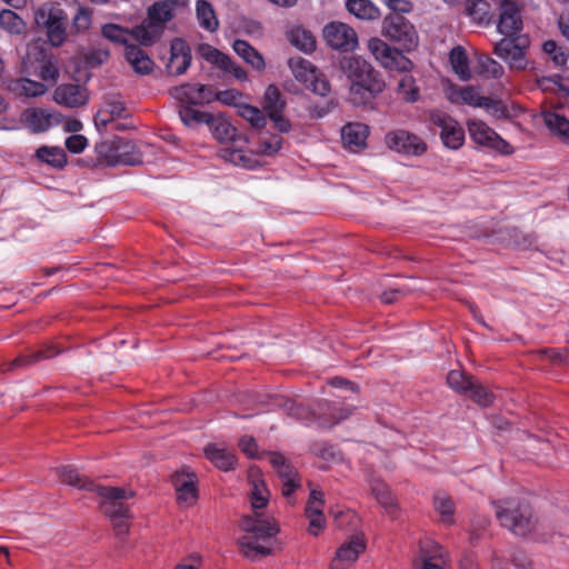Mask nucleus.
<instances>
[{
	"label": "nucleus",
	"instance_id": "30",
	"mask_svg": "<svg viewBox=\"0 0 569 569\" xmlns=\"http://www.w3.org/2000/svg\"><path fill=\"white\" fill-rule=\"evenodd\" d=\"M203 452L209 461L223 471H229L236 466L234 453L223 446L210 443L204 447Z\"/></svg>",
	"mask_w": 569,
	"mask_h": 569
},
{
	"label": "nucleus",
	"instance_id": "57",
	"mask_svg": "<svg viewBox=\"0 0 569 569\" xmlns=\"http://www.w3.org/2000/svg\"><path fill=\"white\" fill-rule=\"evenodd\" d=\"M543 51L551 58L556 66H563L567 61V56L557 43L548 40L542 44Z\"/></svg>",
	"mask_w": 569,
	"mask_h": 569
},
{
	"label": "nucleus",
	"instance_id": "59",
	"mask_svg": "<svg viewBox=\"0 0 569 569\" xmlns=\"http://www.w3.org/2000/svg\"><path fill=\"white\" fill-rule=\"evenodd\" d=\"M379 92H372L367 88H360L359 90H355L353 83L350 84V100L355 104H365L367 103L375 94Z\"/></svg>",
	"mask_w": 569,
	"mask_h": 569
},
{
	"label": "nucleus",
	"instance_id": "29",
	"mask_svg": "<svg viewBox=\"0 0 569 569\" xmlns=\"http://www.w3.org/2000/svg\"><path fill=\"white\" fill-rule=\"evenodd\" d=\"M7 89L17 97L36 98L47 92V87L28 78L10 79L6 83Z\"/></svg>",
	"mask_w": 569,
	"mask_h": 569
},
{
	"label": "nucleus",
	"instance_id": "48",
	"mask_svg": "<svg viewBox=\"0 0 569 569\" xmlns=\"http://www.w3.org/2000/svg\"><path fill=\"white\" fill-rule=\"evenodd\" d=\"M190 106L183 104L179 110V117L186 126L191 127L194 123H207L211 120V113L196 110Z\"/></svg>",
	"mask_w": 569,
	"mask_h": 569
},
{
	"label": "nucleus",
	"instance_id": "60",
	"mask_svg": "<svg viewBox=\"0 0 569 569\" xmlns=\"http://www.w3.org/2000/svg\"><path fill=\"white\" fill-rule=\"evenodd\" d=\"M214 100L220 101L227 106H240L239 100L241 94L237 90H223L217 93L213 92Z\"/></svg>",
	"mask_w": 569,
	"mask_h": 569
},
{
	"label": "nucleus",
	"instance_id": "61",
	"mask_svg": "<svg viewBox=\"0 0 569 569\" xmlns=\"http://www.w3.org/2000/svg\"><path fill=\"white\" fill-rule=\"evenodd\" d=\"M88 140L84 136L73 134L66 140V148L72 153H80L87 147Z\"/></svg>",
	"mask_w": 569,
	"mask_h": 569
},
{
	"label": "nucleus",
	"instance_id": "52",
	"mask_svg": "<svg viewBox=\"0 0 569 569\" xmlns=\"http://www.w3.org/2000/svg\"><path fill=\"white\" fill-rule=\"evenodd\" d=\"M471 377L466 376L459 370H451L447 376L448 386L459 393H467L472 387Z\"/></svg>",
	"mask_w": 569,
	"mask_h": 569
},
{
	"label": "nucleus",
	"instance_id": "53",
	"mask_svg": "<svg viewBox=\"0 0 569 569\" xmlns=\"http://www.w3.org/2000/svg\"><path fill=\"white\" fill-rule=\"evenodd\" d=\"M435 508L441 516V520L446 523L452 522L453 517V502L452 500L443 495L439 493L435 497Z\"/></svg>",
	"mask_w": 569,
	"mask_h": 569
},
{
	"label": "nucleus",
	"instance_id": "44",
	"mask_svg": "<svg viewBox=\"0 0 569 569\" xmlns=\"http://www.w3.org/2000/svg\"><path fill=\"white\" fill-rule=\"evenodd\" d=\"M284 107L286 101L278 87L274 84L268 86L263 94V109L267 111L268 116L282 112Z\"/></svg>",
	"mask_w": 569,
	"mask_h": 569
},
{
	"label": "nucleus",
	"instance_id": "14",
	"mask_svg": "<svg viewBox=\"0 0 569 569\" xmlns=\"http://www.w3.org/2000/svg\"><path fill=\"white\" fill-rule=\"evenodd\" d=\"M326 43L339 51H352L358 46L357 32L343 22H330L323 28Z\"/></svg>",
	"mask_w": 569,
	"mask_h": 569
},
{
	"label": "nucleus",
	"instance_id": "18",
	"mask_svg": "<svg viewBox=\"0 0 569 569\" xmlns=\"http://www.w3.org/2000/svg\"><path fill=\"white\" fill-rule=\"evenodd\" d=\"M385 142L390 150L405 154L419 156L426 150V143L419 137L405 130L387 133Z\"/></svg>",
	"mask_w": 569,
	"mask_h": 569
},
{
	"label": "nucleus",
	"instance_id": "19",
	"mask_svg": "<svg viewBox=\"0 0 569 569\" xmlns=\"http://www.w3.org/2000/svg\"><path fill=\"white\" fill-rule=\"evenodd\" d=\"M172 482L177 491L178 503L182 507H190L198 499V478L196 473L183 469L172 476Z\"/></svg>",
	"mask_w": 569,
	"mask_h": 569
},
{
	"label": "nucleus",
	"instance_id": "24",
	"mask_svg": "<svg viewBox=\"0 0 569 569\" xmlns=\"http://www.w3.org/2000/svg\"><path fill=\"white\" fill-rule=\"evenodd\" d=\"M522 20L518 6L509 0L500 1V16L497 29L498 31L508 37H515L521 31Z\"/></svg>",
	"mask_w": 569,
	"mask_h": 569
},
{
	"label": "nucleus",
	"instance_id": "63",
	"mask_svg": "<svg viewBox=\"0 0 569 569\" xmlns=\"http://www.w3.org/2000/svg\"><path fill=\"white\" fill-rule=\"evenodd\" d=\"M91 24V17L89 11L86 9H79L77 14L73 18V26L78 31H84L89 29Z\"/></svg>",
	"mask_w": 569,
	"mask_h": 569
},
{
	"label": "nucleus",
	"instance_id": "8",
	"mask_svg": "<svg viewBox=\"0 0 569 569\" xmlns=\"http://www.w3.org/2000/svg\"><path fill=\"white\" fill-rule=\"evenodd\" d=\"M36 23L44 27L49 42L53 47L61 46L67 38L66 32V12L53 3L41 6L34 14Z\"/></svg>",
	"mask_w": 569,
	"mask_h": 569
},
{
	"label": "nucleus",
	"instance_id": "26",
	"mask_svg": "<svg viewBox=\"0 0 569 569\" xmlns=\"http://www.w3.org/2000/svg\"><path fill=\"white\" fill-rule=\"evenodd\" d=\"M21 121L32 132L39 133L59 123L60 118L59 114L43 109H27L21 116Z\"/></svg>",
	"mask_w": 569,
	"mask_h": 569
},
{
	"label": "nucleus",
	"instance_id": "23",
	"mask_svg": "<svg viewBox=\"0 0 569 569\" xmlns=\"http://www.w3.org/2000/svg\"><path fill=\"white\" fill-rule=\"evenodd\" d=\"M352 413V408L342 407L339 401L321 400L312 411V416L318 420L319 426L329 428L346 419Z\"/></svg>",
	"mask_w": 569,
	"mask_h": 569
},
{
	"label": "nucleus",
	"instance_id": "46",
	"mask_svg": "<svg viewBox=\"0 0 569 569\" xmlns=\"http://www.w3.org/2000/svg\"><path fill=\"white\" fill-rule=\"evenodd\" d=\"M397 92L407 102H416L420 97L419 87L410 74H403L398 82Z\"/></svg>",
	"mask_w": 569,
	"mask_h": 569
},
{
	"label": "nucleus",
	"instance_id": "12",
	"mask_svg": "<svg viewBox=\"0 0 569 569\" xmlns=\"http://www.w3.org/2000/svg\"><path fill=\"white\" fill-rule=\"evenodd\" d=\"M528 40L520 37L503 38L495 44L493 53L502 59L510 69L525 70L528 64L526 50Z\"/></svg>",
	"mask_w": 569,
	"mask_h": 569
},
{
	"label": "nucleus",
	"instance_id": "58",
	"mask_svg": "<svg viewBox=\"0 0 569 569\" xmlns=\"http://www.w3.org/2000/svg\"><path fill=\"white\" fill-rule=\"evenodd\" d=\"M59 69L51 59H47L42 62L39 72V77L42 80L56 82L59 78Z\"/></svg>",
	"mask_w": 569,
	"mask_h": 569
},
{
	"label": "nucleus",
	"instance_id": "13",
	"mask_svg": "<svg viewBox=\"0 0 569 569\" xmlns=\"http://www.w3.org/2000/svg\"><path fill=\"white\" fill-rule=\"evenodd\" d=\"M368 50L375 59L386 69L407 72L411 69V61L397 49L390 48L379 38L368 41Z\"/></svg>",
	"mask_w": 569,
	"mask_h": 569
},
{
	"label": "nucleus",
	"instance_id": "41",
	"mask_svg": "<svg viewBox=\"0 0 569 569\" xmlns=\"http://www.w3.org/2000/svg\"><path fill=\"white\" fill-rule=\"evenodd\" d=\"M289 40L299 50L312 52L316 49V39L313 34L302 27H293L289 32Z\"/></svg>",
	"mask_w": 569,
	"mask_h": 569
},
{
	"label": "nucleus",
	"instance_id": "21",
	"mask_svg": "<svg viewBox=\"0 0 569 569\" xmlns=\"http://www.w3.org/2000/svg\"><path fill=\"white\" fill-rule=\"evenodd\" d=\"M269 462L281 480L282 495L289 498L300 487V478L297 470L280 453H269Z\"/></svg>",
	"mask_w": 569,
	"mask_h": 569
},
{
	"label": "nucleus",
	"instance_id": "34",
	"mask_svg": "<svg viewBox=\"0 0 569 569\" xmlns=\"http://www.w3.org/2000/svg\"><path fill=\"white\" fill-rule=\"evenodd\" d=\"M547 128L563 142L569 143V120L556 111L543 112Z\"/></svg>",
	"mask_w": 569,
	"mask_h": 569
},
{
	"label": "nucleus",
	"instance_id": "27",
	"mask_svg": "<svg viewBox=\"0 0 569 569\" xmlns=\"http://www.w3.org/2000/svg\"><path fill=\"white\" fill-rule=\"evenodd\" d=\"M368 134V126L360 122L348 123L341 130V139L345 147L353 152L366 147Z\"/></svg>",
	"mask_w": 569,
	"mask_h": 569
},
{
	"label": "nucleus",
	"instance_id": "49",
	"mask_svg": "<svg viewBox=\"0 0 569 569\" xmlns=\"http://www.w3.org/2000/svg\"><path fill=\"white\" fill-rule=\"evenodd\" d=\"M238 113L241 118L247 120L253 128H263L267 123L263 112L257 107L250 104L238 106Z\"/></svg>",
	"mask_w": 569,
	"mask_h": 569
},
{
	"label": "nucleus",
	"instance_id": "22",
	"mask_svg": "<svg viewBox=\"0 0 569 569\" xmlns=\"http://www.w3.org/2000/svg\"><path fill=\"white\" fill-rule=\"evenodd\" d=\"M366 541L362 535H356L346 540L337 549L330 569H345L351 566L365 551Z\"/></svg>",
	"mask_w": 569,
	"mask_h": 569
},
{
	"label": "nucleus",
	"instance_id": "9",
	"mask_svg": "<svg viewBox=\"0 0 569 569\" xmlns=\"http://www.w3.org/2000/svg\"><path fill=\"white\" fill-rule=\"evenodd\" d=\"M99 154L109 166H136L142 162V154L131 140L117 138L98 146Z\"/></svg>",
	"mask_w": 569,
	"mask_h": 569
},
{
	"label": "nucleus",
	"instance_id": "5",
	"mask_svg": "<svg viewBox=\"0 0 569 569\" xmlns=\"http://www.w3.org/2000/svg\"><path fill=\"white\" fill-rule=\"evenodd\" d=\"M496 515L501 526L517 536H526L536 527V519L531 508L525 501L515 499L496 503Z\"/></svg>",
	"mask_w": 569,
	"mask_h": 569
},
{
	"label": "nucleus",
	"instance_id": "3",
	"mask_svg": "<svg viewBox=\"0 0 569 569\" xmlns=\"http://www.w3.org/2000/svg\"><path fill=\"white\" fill-rule=\"evenodd\" d=\"M96 493L101 498L100 508L110 518L117 535H126L130 513L123 500L131 498L133 492L124 488L100 486Z\"/></svg>",
	"mask_w": 569,
	"mask_h": 569
},
{
	"label": "nucleus",
	"instance_id": "56",
	"mask_svg": "<svg viewBox=\"0 0 569 569\" xmlns=\"http://www.w3.org/2000/svg\"><path fill=\"white\" fill-rule=\"evenodd\" d=\"M469 397L480 406L487 407L492 402L493 396L485 387L472 381V387L468 389Z\"/></svg>",
	"mask_w": 569,
	"mask_h": 569
},
{
	"label": "nucleus",
	"instance_id": "33",
	"mask_svg": "<svg viewBox=\"0 0 569 569\" xmlns=\"http://www.w3.org/2000/svg\"><path fill=\"white\" fill-rule=\"evenodd\" d=\"M60 478L69 486L76 487L80 490L97 491L100 485L94 483L92 480L81 476L73 467L64 466L59 469Z\"/></svg>",
	"mask_w": 569,
	"mask_h": 569
},
{
	"label": "nucleus",
	"instance_id": "50",
	"mask_svg": "<svg viewBox=\"0 0 569 569\" xmlns=\"http://www.w3.org/2000/svg\"><path fill=\"white\" fill-rule=\"evenodd\" d=\"M0 26L10 33H20L24 23L16 12L4 9L0 12Z\"/></svg>",
	"mask_w": 569,
	"mask_h": 569
},
{
	"label": "nucleus",
	"instance_id": "45",
	"mask_svg": "<svg viewBox=\"0 0 569 569\" xmlns=\"http://www.w3.org/2000/svg\"><path fill=\"white\" fill-rule=\"evenodd\" d=\"M59 351L56 349H47V350H38L27 356H19L14 360L8 363L7 369L8 371L14 370L17 368L27 367L29 365H32L41 359L51 358L56 355H58Z\"/></svg>",
	"mask_w": 569,
	"mask_h": 569
},
{
	"label": "nucleus",
	"instance_id": "4",
	"mask_svg": "<svg viewBox=\"0 0 569 569\" xmlns=\"http://www.w3.org/2000/svg\"><path fill=\"white\" fill-rule=\"evenodd\" d=\"M184 4V0H163L151 6L147 20L136 27L137 42L142 46L156 42L161 37L164 24L172 19L174 8Z\"/></svg>",
	"mask_w": 569,
	"mask_h": 569
},
{
	"label": "nucleus",
	"instance_id": "31",
	"mask_svg": "<svg viewBox=\"0 0 569 569\" xmlns=\"http://www.w3.org/2000/svg\"><path fill=\"white\" fill-rule=\"evenodd\" d=\"M128 111L123 103L116 99H109L104 102L103 107L98 111L94 123L98 128H107L116 119L127 118Z\"/></svg>",
	"mask_w": 569,
	"mask_h": 569
},
{
	"label": "nucleus",
	"instance_id": "40",
	"mask_svg": "<svg viewBox=\"0 0 569 569\" xmlns=\"http://www.w3.org/2000/svg\"><path fill=\"white\" fill-rule=\"evenodd\" d=\"M36 157L40 161L58 169L63 168L67 163L66 152L60 147L42 146L37 149Z\"/></svg>",
	"mask_w": 569,
	"mask_h": 569
},
{
	"label": "nucleus",
	"instance_id": "15",
	"mask_svg": "<svg viewBox=\"0 0 569 569\" xmlns=\"http://www.w3.org/2000/svg\"><path fill=\"white\" fill-rule=\"evenodd\" d=\"M430 120L440 129L441 141L447 148L457 150L463 144L465 131L452 117L441 111H432Z\"/></svg>",
	"mask_w": 569,
	"mask_h": 569
},
{
	"label": "nucleus",
	"instance_id": "38",
	"mask_svg": "<svg viewBox=\"0 0 569 569\" xmlns=\"http://www.w3.org/2000/svg\"><path fill=\"white\" fill-rule=\"evenodd\" d=\"M196 16L201 28L214 32L219 28V21L213 7L206 0H198L196 3Z\"/></svg>",
	"mask_w": 569,
	"mask_h": 569
},
{
	"label": "nucleus",
	"instance_id": "7",
	"mask_svg": "<svg viewBox=\"0 0 569 569\" xmlns=\"http://www.w3.org/2000/svg\"><path fill=\"white\" fill-rule=\"evenodd\" d=\"M446 98L452 103H465L473 108H482L492 114L502 112L499 102L481 94L479 88L473 86L459 87L447 81L443 84Z\"/></svg>",
	"mask_w": 569,
	"mask_h": 569
},
{
	"label": "nucleus",
	"instance_id": "55",
	"mask_svg": "<svg viewBox=\"0 0 569 569\" xmlns=\"http://www.w3.org/2000/svg\"><path fill=\"white\" fill-rule=\"evenodd\" d=\"M281 146L282 138L277 134H270L261 139L257 152L262 156H272L281 149Z\"/></svg>",
	"mask_w": 569,
	"mask_h": 569
},
{
	"label": "nucleus",
	"instance_id": "28",
	"mask_svg": "<svg viewBox=\"0 0 569 569\" xmlns=\"http://www.w3.org/2000/svg\"><path fill=\"white\" fill-rule=\"evenodd\" d=\"M191 63L190 48L184 41L176 39L171 43V56L167 66L168 70L176 76H180L187 71Z\"/></svg>",
	"mask_w": 569,
	"mask_h": 569
},
{
	"label": "nucleus",
	"instance_id": "2",
	"mask_svg": "<svg viewBox=\"0 0 569 569\" xmlns=\"http://www.w3.org/2000/svg\"><path fill=\"white\" fill-rule=\"evenodd\" d=\"M210 126V130L213 137L222 142H231L238 144V147L224 148L222 158L233 163L234 166L252 169L257 166V160L252 154L247 153L240 147L248 143V138L239 134L237 129L230 123V121L223 116L211 114V120L207 122Z\"/></svg>",
	"mask_w": 569,
	"mask_h": 569
},
{
	"label": "nucleus",
	"instance_id": "64",
	"mask_svg": "<svg viewBox=\"0 0 569 569\" xmlns=\"http://www.w3.org/2000/svg\"><path fill=\"white\" fill-rule=\"evenodd\" d=\"M309 520L308 531L310 535L318 536L326 527L323 515L306 516Z\"/></svg>",
	"mask_w": 569,
	"mask_h": 569
},
{
	"label": "nucleus",
	"instance_id": "11",
	"mask_svg": "<svg viewBox=\"0 0 569 569\" xmlns=\"http://www.w3.org/2000/svg\"><path fill=\"white\" fill-rule=\"evenodd\" d=\"M289 66L295 78L316 94L325 97L330 92L329 81L310 61L302 58L291 59Z\"/></svg>",
	"mask_w": 569,
	"mask_h": 569
},
{
	"label": "nucleus",
	"instance_id": "43",
	"mask_svg": "<svg viewBox=\"0 0 569 569\" xmlns=\"http://www.w3.org/2000/svg\"><path fill=\"white\" fill-rule=\"evenodd\" d=\"M466 10L478 24H489L491 21L490 6L486 0H469Z\"/></svg>",
	"mask_w": 569,
	"mask_h": 569
},
{
	"label": "nucleus",
	"instance_id": "39",
	"mask_svg": "<svg viewBox=\"0 0 569 569\" xmlns=\"http://www.w3.org/2000/svg\"><path fill=\"white\" fill-rule=\"evenodd\" d=\"M102 34L110 41L119 44L131 46V40L137 41L136 28L129 30L119 24L108 23L102 27Z\"/></svg>",
	"mask_w": 569,
	"mask_h": 569
},
{
	"label": "nucleus",
	"instance_id": "25",
	"mask_svg": "<svg viewBox=\"0 0 569 569\" xmlns=\"http://www.w3.org/2000/svg\"><path fill=\"white\" fill-rule=\"evenodd\" d=\"M53 100L68 108L86 106L89 100L88 91L80 84H61L53 92Z\"/></svg>",
	"mask_w": 569,
	"mask_h": 569
},
{
	"label": "nucleus",
	"instance_id": "6",
	"mask_svg": "<svg viewBox=\"0 0 569 569\" xmlns=\"http://www.w3.org/2000/svg\"><path fill=\"white\" fill-rule=\"evenodd\" d=\"M341 69L348 79L353 83L355 90L367 88L372 92H382L385 82L372 66L360 57L345 58Z\"/></svg>",
	"mask_w": 569,
	"mask_h": 569
},
{
	"label": "nucleus",
	"instance_id": "42",
	"mask_svg": "<svg viewBox=\"0 0 569 569\" xmlns=\"http://www.w3.org/2000/svg\"><path fill=\"white\" fill-rule=\"evenodd\" d=\"M449 60L453 72L460 80L468 81L471 78L468 57L462 47H455L450 52Z\"/></svg>",
	"mask_w": 569,
	"mask_h": 569
},
{
	"label": "nucleus",
	"instance_id": "16",
	"mask_svg": "<svg viewBox=\"0 0 569 569\" xmlns=\"http://www.w3.org/2000/svg\"><path fill=\"white\" fill-rule=\"evenodd\" d=\"M170 94L182 104L203 106L214 101L212 88L206 84L184 83L172 88Z\"/></svg>",
	"mask_w": 569,
	"mask_h": 569
},
{
	"label": "nucleus",
	"instance_id": "1",
	"mask_svg": "<svg viewBox=\"0 0 569 569\" xmlns=\"http://www.w3.org/2000/svg\"><path fill=\"white\" fill-rule=\"evenodd\" d=\"M249 498L253 515L241 519L240 527L244 535L239 538L238 545L247 558L254 560L271 552L270 538L278 533L279 527L273 518L263 517L258 511L269 501V491L263 480L252 481Z\"/></svg>",
	"mask_w": 569,
	"mask_h": 569
},
{
	"label": "nucleus",
	"instance_id": "51",
	"mask_svg": "<svg viewBox=\"0 0 569 569\" xmlns=\"http://www.w3.org/2000/svg\"><path fill=\"white\" fill-rule=\"evenodd\" d=\"M199 52L204 60H207L211 64H214L219 69L228 67L229 56L222 53L218 49L209 44H203L200 47Z\"/></svg>",
	"mask_w": 569,
	"mask_h": 569
},
{
	"label": "nucleus",
	"instance_id": "54",
	"mask_svg": "<svg viewBox=\"0 0 569 569\" xmlns=\"http://www.w3.org/2000/svg\"><path fill=\"white\" fill-rule=\"evenodd\" d=\"M325 499L320 490L312 489L306 506V516L323 515Z\"/></svg>",
	"mask_w": 569,
	"mask_h": 569
},
{
	"label": "nucleus",
	"instance_id": "32",
	"mask_svg": "<svg viewBox=\"0 0 569 569\" xmlns=\"http://www.w3.org/2000/svg\"><path fill=\"white\" fill-rule=\"evenodd\" d=\"M370 489L378 503L391 516L396 515L397 503L390 492L389 487L380 479L370 480Z\"/></svg>",
	"mask_w": 569,
	"mask_h": 569
},
{
	"label": "nucleus",
	"instance_id": "47",
	"mask_svg": "<svg viewBox=\"0 0 569 569\" xmlns=\"http://www.w3.org/2000/svg\"><path fill=\"white\" fill-rule=\"evenodd\" d=\"M477 62L480 74L486 78L498 79L505 73L503 67L488 54H478Z\"/></svg>",
	"mask_w": 569,
	"mask_h": 569
},
{
	"label": "nucleus",
	"instance_id": "17",
	"mask_svg": "<svg viewBox=\"0 0 569 569\" xmlns=\"http://www.w3.org/2000/svg\"><path fill=\"white\" fill-rule=\"evenodd\" d=\"M468 131L471 139L479 146H483L501 153H510V146L497 132L485 122L471 120L468 122Z\"/></svg>",
	"mask_w": 569,
	"mask_h": 569
},
{
	"label": "nucleus",
	"instance_id": "20",
	"mask_svg": "<svg viewBox=\"0 0 569 569\" xmlns=\"http://www.w3.org/2000/svg\"><path fill=\"white\" fill-rule=\"evenodd\" d=\"M417 566L418 569H450L448 553L432 540L421 543Z\"/></svg>",
	"mask_w": 569,
	"mask_h": 569
},
{
	"label": "nucleus",
	"instance_id": "35",
	"mask_svg": "<svg viewBox=\"0 0 569 569\" xmlns=\"http://www.w3.org/2000/svg\"><path fill=\"white\" fill-rule=\"evenodd\" d=\"M126 59L137 73L148 74L153 69L152 60L136 46H128L126 48Z\"/></svg>",
	"mask_w": 569,
	"mask_h": 569
},
{
	"label": "nucleus",
	"instance_id": "36",
	"mask_svg": "<svg viewBox=\"0 0 569 569\" xmlns=\"http://www.w3.org/2000/svg\"><path fill=\"white\" fill-rule=\"evenodd\" d=\"M236 53L241 57L248 64L258 71H262L266 67L263 57L247 41L236 40L232 44Z\"/></svg>",
	"mask_w": 569,
	"mask_h": 569
},
{
	"label": "nucleus",
	"instance_id": "37",
	"mask_svg": "<svg viewBox=\"0 0 569 569\" xmlns=\"http://www.w3.org/2000/svg\"><path fill=\"white\" fill-rule=\"evenodd\" d=\"M346 7L360 20H377L380 17L379 8L370 0H348Z\"/></svg>",
	"mask_w": 569,
	"mask_h": 569
},
{
	"label": "nucleus",
	"instance_id": "62",
	"mask_svg": "<svg viewBox=\"0 0 569 569\" xmlns=\"http://www.w3.org/2000/svg\"><path fill=\"white\" fill-rule=\"evenodd\" d=\"M385 4L392 11L391 14L408 13L412 10V3L408 0H385Z\"/></svg>",
	"mask_w": 569,
	"mask_h": 569
},
{
	"label": "nucleus",
	"instance_id": "10",
	"mask_svg": "<svg viewBox=\"0 0 569 569\" xmlns=\"http://www.w3.org/2000/svg\"><path fill=\"white\" fill-rule=\"evenodd\" d=\"M381 33L392 42L399 43L406 50H411L418 43L415 27L401 14H388L382 21Z\"/></svg>",
	"mask_w": 569,
	"mask_h": 569
}]
</instances>
